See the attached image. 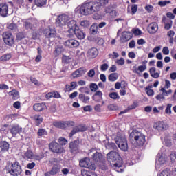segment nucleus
Segmentation results:
<instances>
[{
	"label": "nucleus",
	"instance_id": "a878e982",
	"mask_svg": "<svg viewBox=\"0 0 176 176\" xmlns=\"http://www.w3.org/2000/svg\"><path fill=\"white\" fill-rule=\"evenodd\" d=\"M33 109L37 112H41V111L46 109V104L45 103H36L33 106Z\"/></svg>",
	"mask_w": 176,
	"mask_h": 176
},
{
	"label": "nucleus",
	"instance_id": "e433bc0d",
	"mask_svg": "<svg viewBox=\"0 0 176 176\" xmlns=\"http://www.w3.org/2000/svg\"><path fill=\"white\" fill-rule=\"evenodd\" d=\"M63 52H64V48H63V46L59 45L55 49V51L54 52V54L55 57H57L58 56H60V54H61Z\"/></svg>",
	"mask_w": 176,
	"mask_h": 176
},
{
	"label": "nucleus",
	"instance_id": "bb28decb",
	"mask_svg": "<svg viewBox=\"0 0 176 176\" xmlns=\"http://www.w3.org/2000/svg\"><path fill=\"white\" fill-rule=\"evenodd\" d=\"M94 101L100 102L102 100V92L101 91H97L92 97Z\"/></svg>",
	"mask_w": 176,
	"mask_h": 176
},
{
	"label": "nucleus",
	"instance_id": "603ef678",
	"mask_svg": "<svg viewBox=\"0 0 176 176\" xmlns=\"http://www.w3.org/2000/svg\"><path fill=\"white\" fill-rule=\"evenodd\" d=\"M50 171L52 175H56V174L58 173V167H57V165H54Z\"/></svg>",
	"mask_w": 176,
	"mask_h": 176
},
{
	"label": "nucleus",
	"instance_id": "6ab92c4d",
	"mask_svg": "<svg viewBox=\"0 0 176 176\" xmlns=\"http://www.w3.org/2000/svg\"><path fill=\"white\" fill-rule=\"evenodd\" d=\"M80 131H86V128L85 126L78 125L77 126H75L69 135V137H70L71 138L74 135V134H76V133H79Z\"/></svg>",
	"mask_w": 176,
	"mask_h": 176
},
{
	"label": "nucleus",
	"instance_id": "c756f323",
	"mask_svg": "<svg viewBox=\"0 0 176 176\" xmlns=\"http://www.w3.org/2000/svg\"><path fill=\"white\" fill-rule=\"evenodd\" d=\"M54 97V98H61V95L58 91L50 92L46 94V98H52Z\"/></svg>",
	"mask_w": 176,
	"mask_h": 176
},
{
	"label": "nucleus",
	"instance_id": "7c9ffc66",
	"mask_svg": "<svg viewBox=\"0 0 176 176\" xmlns=\"http://www.w3.org/2000/svg\"><path fill=\"white\" fill-rule=\"evenodd\" d=\"M0 148L3 152L9 151V143L6 141H2L0 142Z\"/></svg>",
	"mask_w": 176,
	"mask_h": 176
},
{
	"label": "nucleus",
	"instance_id": "4be33fe9",
	"mask_svg": "<svg viewBox=\"0 0 176 176\" xmlns=\"http://www.w3.org/2000/svg\"><path fill=\"white\" fill-rule=\"evenodd\" d=\"M44 35H45L46 38H54L56 36V30L50 28L45 29Z\"/></svg>",
	"mask_w": 176,
	"mask_h": 176
},
{
	"label": "nucleus",
	"instance_id": "864d4df0",
	"mask_svg": "<svg viewBox=\"0 0 176 176\" xmlns=\"http://www.w3.org/2000/svg\"><path fill=\"white\" fill-rule=\"evenodd\" d=\"M8 29L11 30V31H17V25H16L15 23H10L8 25Z\"/></svg>",
	"mask_w": 176,
	"mask_h": 176
},
{
	"label": "nucleus",
	"instance_id": "c9c22d12",
	"mask_svg": "<svg viewBox=\"0 0 176 176\" xmlns=\"http://www.w3.org/2000/svg\"><path fill=\"white\" fill-rule=\"evenodd\" d=\"M90 32L93 35H96L98 32V25L97 23H94L90 28Z\"/></svg>",
	"mask_w": 176,
	"mask_h": 176
},
{
	"label": "nucleus",
	"instance_id": "393cba45",
	"mask_svg": "<svg viewBox=\"0 0 176 176\" xmlns=\"http://www.w3.org/2000/svg\"><path fill=\"white\" fill-rule=\"evenodd\" d=\"M163 21L164 23V30H166L167 31L171 30V28L173 27V21L171 19L164 18Z\"/></svg>",
	"mask_w": 176,
	"mask_h": 176
},
{
	"label": "nucleus",
	"instance_id": "f8f14e48",
	"mask_svg": "<svg viewBox=\"0 0 176 176\" xmlns=\"http://www.w3.org/2000/svg\"><path fill=\"white\" fill-rule=\"evenodd\" d=\"M70 152L72 153H78L79 152V140H74L69 144Z\"/></svg>",
	"mask_w": 176,
	"mask_h": 176
},
{
	"label": "nucleus",
	"instance_id": "ea45409f",
	"mask_svg": "<svg viewBox=\"0 0 176 176\" xmlns=\"http://www.w3.org/2000/svg\"><path fill=\"white\" fill-rule=\"evenodd\" d=\"M164 142H165L166 146H171V136H170V135H166L164 138Z\"/></svg>",
	"mask_w": 176,
	"mask_h": 176
},
{
	"label": "nucleus",
	"instance_id": "39448f33",
	"mask_svg": "<svg viewBox=\"0 0 176 176\" xmlns=\"http://www.w3.org/2000/svg\"><path fill=\"white\" fill-rule=\"evenodd\" d=\"M9 173L13 176H19L21 174V166L17 162H14L11 164V169Z\"/></svg>",
	"mask_w": 176,
	"mask_h": 176
},
{
	"label": "nucleus",
	"instance_id": "f257e3e1",
	"mask_svg": "<svg viewBox=\"0 0 176 176\" xmlns=\"http://www.w3.org/2000/svg\"><path fill=\"white\" fill-rule=\"evenodd\" d=\"M99 10H101L100 4L96 1H90L77 7L75 12L83 14V16H89V14H93Z\"/></svg>",
	"mask_w": 176,
	"mask_h": 176
},
{
	"label": "nucleus",
	"instance_id": "4d7b16f0",
	"mask_svg": "<svg viewBox=\"0 0 176 176\" xmlns=\"http://www.w3.org/2000/svg\"><path fill=\"white\" fill-rule=\"evenodd\" d=\"M90 89L92 91H97L98 89V85H97L96 83H91L90 85Z\"/></svg>",
	"mask_w": 176,
	"mask_h": 176
},
{
	"label": "nucleus",
	"instance_id": "338daca9",
	"mask_svg": "<svg viewBox=\"0 0 176 176\" xmlns=\"http://www.w3.org/2000/svg\"><path fill=\"white\" fill-rule=\"evenodd\" d=\"M170 160L172 162H174L176 160V154L175 152H172L170 155Z\"/></svg>",
	"mask_w": 176,
	"mask_h": 176
},
{
	"label": "nucleus",
	"instance_id": "052dcab7",
	"mask_svg": "<svg viewBox=\"0 0 176 176\" xmlns=\"http://www.w3.org/2000/svg\"><path fill=\"white\" fill-rule=\"evenodd\" d=\"M87 75L89 76V78H94V75H96V71H94V69H90L88 72Z\"/></svg>",
	"mask_w": 176,
	"mask_h": 176
},
{
	"label": "nucleus",
	"instance_id": "dca6fc26",
	"mask_svg": "<svg viewBox=\"0 0 176 176\" xmlns=\"http://www.w3.org/2000/svg\"><path fill=\"white\" fill-rule=\"evenodd\" d=\"M65 46L69 48L78 47L79 42L75 39H68L65 42Z\"/></svg>",
	"mask_w": 176,
	"mask_h": 176
},
{
	"label": "nucleus",
	"instance_id": "a19ab883",
	"mask_svg": "<svg viewBox=\"0 0 176 176\" xmlns=\"http://www.w3.org/2000/svg\"><path fill=\"white\" fill-rule=\"evenodd\" d=\"M33 156H34V153H32V151L28 150L25 153L23 157H24V159H32Z\"/></svg>",
	"mask_w": 176,
	"mask_h": 176
},
{
	"label": "nucleus",
	"instance_id": "f3484780",
	"mask_svg": "<svg viewBox=\"0 0 176 176\" xmlns=\"http://www.w3.org/2000/svg\"><path fill=\"white\" fill-rule=\"evenodd\" d=\"M23 132V128L19 125L15 124L10 129V133L13 137H16L17 134Z\"/></svg>",
	"mask_w": 176,
	"mask_h": 176
},
{
	"label": "nucleus",
	"instance_id": "37998d69",
	"mask_svg": "<svg viewBox=\"0 0 176 176\" xmlns=\"http://www.w3.org/2000/svg\"><path fill=\"white\" fill-rule=\"evenodd\" d=\"M46 2H47V0H34V3L38 7L45 6Z\"/></svg>",
	"mask_w": 176,
	"mask_h": 176
},
{
	"label": "nucleus",
	"instance_id": "1a4fd4ad",
	"mask_svg": "<svg viewBox=\"0 0 176 176\" xmlns=\"http://www.w3.org/2000/svg\"><path fill=\"white\" fill-rule=\"evenodd\" d=\"M49 147L54 153H63L64 152V148L61 147L57 142H52L50 144Z\"/></svg>",
	"mask_w": 176,
	"mask_h": 176
},
{
	"label": "nucleus",
	"instance_id": "7ed1b4c3",
	"mask_svg": "<svg viewBox=\"0 0 176 176\" xmlns=\"http://www.w3.org/2000/svg\"><path fill=\"white\" fill-rule=\"evenodd\" d=\"M114 140L118 148H120L121 151L126 152V151L129 149V145L127 144V139H126V137L122 135L120 133H118L114 137Z\"/></svg>",
	"mask_w": 176,
	"mask_h": 176
},
{
	"label": "nucleus",
	"instance_id": "49530a36",
	"mask_svg": "<svg viewBox=\"0 0 176 176\" xmlns=\"http://www.w3.org/2000/svg\"><path fill=\"white\" fill-rule=\"evenodd\" d=\"M109 96L110 98H112V100H119L120 98V96H119V94L116 92H111L109 94Z\"/></svg>",
	"mask_w": 176,
	"mask_h": 176
},
{
	"label": "nucleus",
	"instance_id": "2eb2a0df",
	"mask_svg": "<svg viewBox=\"0 0 176 176\" xmlns=\"http://www.w3.org/2000/svg\"><path fill=\"white\" fill-rule=\"evenodd\" d=\"M9 12V7L6 3L0 4V16L2 17H6L8 16V13Z\"/></svg>",
	"mask_w": 176,
	"mask_h": 176
},
{
	"label": "nucleus",
	"instance_id": "09e8293b",
	"mask_svg": "<svg viewBox=\"0 0 176 176\" xmlns=\"http://www.w3.org/2000/svg\"><path fill=\"white\" fill-rule=\"evenodd\" d=\"M34 120L37 124H41L43 122V118L41 116H35Z\"/></svg>",
	"mask_w": 176,
	"mask_h": 176
},
{
	"label": "nucleus",
	"instance_id": "6e6552de",
	"mask_svg": "<svg viewBox=\"0 0 176 176\" xmlns=\"http://www.w3.org/2000/svg\"><path fill=\"white\" fill-rule=\"evenodd\" d=\"M80 167H85V168H89V170H96L95 164H90V159L85 157L80 161Z\"/></svg>",
	"mask_w": 176,
	"mask_h": 176
},
{
	"label": "nucleus",
	"instance_id": "9b49d317",
	"mask_svg": "<svg viewBox=\"0 0 176 176\" xmlns=\"http://www.w3.org/2000/svg\"><path fill=\"white\" fill-rule=\"evenodd\" d=\"M68 32L69 34H74L76 30H79V26L76 23V21L72 20L67 23Z\"/></svg>",
	"mask_w": 176,
	"mask_h": 176
},
{
	"label": "nucleus",
	"instance_id": "774afa93",
	"mask_svg": "<svg viewBox=\"0 0 176 176\" xmlns=\"http://www.w3.org/2000/svg\"><path fill=\"white\" fill-rule=\"evenodd\" d=\"M94 109L96 112H101V104H98L95 105Z\"/></svg>",
	"mask_w": 176,
	"mask_h": 176
},
{
	"label": "nucleus",
	"instance_id": "72a5a7b5",
	"mask_svg": "<svg viewBox=\"0 0 176 176\" xmlns=\"http://www.w3.org/2000/svg\"><path fill=\"white\" fill-rule=\"evenodd\" d=\"M78 86V84L76 82H72L70 85H66V91H71L72 90H74L75 87Z\"/></svg>",
	"mask_w": 176,
	"mask_h": 176
},
{
	"label": "nucleus",
	"instance_id": "bf43d9fd",
	"mask_svg": "<svg viewBox=\"0 0 176 176\" xmlns=\"http://www.w3.org/2000/svg\"><path fill=\"white\" fill-rule=\"evenodd\" d=\"M145 10L148 13H152V12H153V6L147 5L145 6Z\"/></svg>",
	"mask_w": 176,
	"mask_h": 176
},
{
	"label": "nucleus",
	"instance_id": "2f4dec72",
	"mask_svg": "<svg viewBox=\"0 0 176 176\" xmlns=\"http://www.w3.org/2000/svg\"><path fill=\"white\" fill-rule=\"evenodd\" d=\"M74 34H75L76 36L78 39H85V33H83L82 30L79 29V28L75 32H74Z\"/></svg>",
	"mask_w": 176,
	"mask_h": 176
},
{
	"label": "nucleus",
	"instance_id": "aec40b11",
	"mask_svg": "<svg viewBox=\"0 0 176 176\" xmlns=\"http://www.w3.org/2000/svg\"><path fill=\"white\" fill-rule=\"evenodd\" d=\"M87 56L89 58H96V56H98V50L95 47L91 48L88 50Z\"/></svg>",
	"mask_w": 176,
	"mask_h": 176
},
{
	"label": "nucleus",
	"instance_id": "c03bdc74",
	"mask_svg": "<svg viewBox=\"0 0 176 176\" xmlns=\"http://www.w3.org/2000/svg\"><path fill=\"white\" fill-rule=\"evenodd\" d=\"M80 25L82 28H87L90 27V21L87 20H82L80 22Z\"/></svg>",
	"mask_w": 176,
	"mask_h": 176
},
{
	"label": "nucleus",
	"instance_id": "69168bd1",
	"mask_svg": "<svg viewBox=\"0 0 176 176\" xmlns=\"http://www.w3.org/2000/svg\"><path fill=\"white\" fill-rule=\"evenodd\" d=\"M81 175H82V176H91L90 175V172L86 170V169H82L81 170Z\"/></svg>",
	"mask_w": 176,
	"mask_h": 176
},
{
	"label": "nucleus",
	"instance_id": "13d9d810",
	"mask_svg": "<svg viewBox=\"0 0 176 176\" xmlns=\"http://www.w3.org/2000/svg\"><path fill=\"white\" fill-rule=\"evenodd\" d=\"M162 53L165 56H168L170 54V50H168V47H164L162 49Z\"/></svg>",
	"mask_w": 176,
	"mask_h": 176
},
{
	"label": "nucleus",
	"instance_id": "680f3d73",
	"mask_svg": "<svg viewBox=\"0 0 176 176\" xmlns=\"http://www.w3.org/2000/svg\"><path fill=\"white\" fill-rule=\"evenodd\" d=\"M65 123V129L66 126H68L69 127H71V126H75V122L74 121H66L64 122Z\"/></svg>",
	"mask_w": 176,
	"mask_h": 176
},
{
	"label": "nucleus",
	"instance_id": "79ce46f5",
	"mask_svg": "<svg viewBox=\"0 0 176 176\" xmlns=\"http://www.w3.org/2000/svg\"><path fill=\"white\" fill-rule=\"evenodd\" d=\"M54 127H57V129H65V124L64 122H54Z\"/></svg>",
	"mask_w": 176,
	"mask_h": 176
},
{
	"label": "nucleus",
	"instance_id": "f704fd0d",
	"mask_svg": "<svg viewBox=\"0 0 176 176\" xmlns=\"http://www.w3.org/2000/svg\"><path fill=\"white\" fill-rule=\"evenodd\" d=\"M8 94L12 97V100H17L20 97L19 92L16 90L10 91Z\"/></svg>",
	"mask_w": 176,
	"mask_h": 176
},
{
	"label": "nucleus",
	"instance_id": "0e129e2a",
	"mask_svg": "<svg viewBox=\"0 0 176 176\" xmlns=\"http://www.w3.org/2000/svg\"><path fill=\"white\" fill-rule=\"evenodd\" d=\"M133 32L134 35H141L142 34V32L141 31V30H140L138 28L133 29Z\"/></svg>",
	"mask_w": 176,
	"mask_h": 176
},
{
	"label": "nucleus",
	"instance_id": "c85d7f7f",
	"mask_svg": "<svg viewBox=\"0 0 176 176\" xmlns=\"http://www.w3.org/2000/svg\"><path fill=\"white\" fill-rule=\"evenodd\" d=\"M23 25L26 30H34L35 28V24L31 21H24Z\"/></svg>",
	"mask_w": 176,
	"mask_h": 176
},
{
	"label": "nucleus",
	"instance_id": "3c124183",
	"mask_svg": "<svg viewBox=\"0 0 176 176\" xmlns=\"http://www.w3.org/2000/svg\"><path fill=\"white\" fill-rule=\"evenodd\" d=\"M37 134L38 137H42V135H46L47 132H46V130L41 129L38 130Z\"/></svg>",
	"mask_w": 176,
	"mask_h": 176
},
{
	"label": "nucleus",
	"instance_id": "5fc2aeb1",
	"mask_svg": "<svg viewBox=\"0 0 176 176\" xmlns=\"http://www.w3.org/2000/svg\"><path fill=\"white\" fill-rule=\"evenodd\" d=\"M58 142L60 145H67V144H68V140L64 138H60L58 139Z\"/></svg>",
	"mask_w": 176,
	"mask_h": 176
},
{
	"label": "nucleus",
	"instance_id": "4468645a",
	"mask_svg": "<svg viewBox=\"0 0 176 176\" xmlns=\"http://www.w3.org/2000/svg\"><path fill=\"white\" fill-rule=\"evenodd\" d=\"M166 155H164V154H160V153H158L157 156L155 168H159V164L160 166H162V164H164V163H166Z\"/></svg>",
	"mask_w": 176,
	"mask_h": 176
},
{
	"label": "nucleus",
	"instance_id": "0eeeda50",
	"mask_svg": "<svg viewBox=\"0 0 176 176\" xmlns=\"http://www.w3.org/2000/svg\"><path fill=\"white\" fill-rule=\"evenodd\" d=\"M3 39L6 45H8V46H12L14 43V37L9 32H5L3 34Z\"/></svg>",
	"mask_w": 176,
	"mask_h": 176
},
{
	"label": "nucleus",
	"instance_id": "a211bd4d",
	"mask_svg": "<svg viewBox=\"0 0 176 176\" xmlns=\"http://www.w3.org/2000/svg\"><path fill=\"white\" fill-rule=\"evenodd\" d=\"M85 72H87V69L84 67H81L76 70L73 74L72 76L75 79V78H80L82 75H85Z\"/></svg>",
	"mask_w": 176,
	"mask_h": 176
},
{
	"label": "nucleus",
	"instance_id": "f03ea898",
	"mask_svg": "<svg viewBox=\"0 0 176 176\" xmlns=\"http://www.w3.org/2000/svg\"><path fill=\"white\" fill-rule=\"evenodd\" d=\"M129 137L131 140H133L135 146H142L146 141L145 140V135L138 131H132Z\"/></svg>",
	"mask_w": 176,
	"mask_h": 176
},
{
	"label": "nucleus",
	"instance_id": "5701e85b",
	"mask_svg": "<svg viewBox=\"0 0 176 176\" xmlns=\"http://www.w3.org/2000/svg\"><path fill=\"white\" fill-rule=\"evenodd\" d=\"M93 160L96 163H104V158L102 157V154L100 153H96L93 155Z\"/></svg>",
	"mask_w": 176,
	"mask_h": 176
},
{
	"label": "nucleus",
	"instance_id": "ddd939ff",
	"mask_svg": "<svg viewBox=\"0 0 176 176\" xmlns=\"http://www.w3.org/2000/svg\"><path fill=\"white\" fill-rule=\"evenodd\" d=\"M159 30V25H157V23L153 22L150 23L147 28V31L152 35L153 34H156L157 32V30Z\"/></svg>",
	"mask_w": 176,
	"mask_h": 176
},
{
	"label": "nucleus",
	"instance_id": "cd10ccee",
	"mask_svg": "<svg viewBox=\"0 0 176 176\" xmlns=\"http://www.w3.org/2000/svg\"><path fill=\"white\" fill-rule=\"evenodd\" d=\"M150 75L152 78L157 79L160 76V73L156 72V67H151L149 69Z\"/></svg>",
	"mask_w": 176,
	"mask_h": 176
},
{
	"label": "nucleus",
	"instance_id": "412c9836",
	"mask_svg": "<svg viewBox=\"0 0 176 176\" xmlns=\"http://www.w3.org/2000/svg\"><path fill=\"white\" fill-rule=\"evenodd\" d=\"M104 144L105 145L106 149H109V151H115L118 149V146L113 142H109L108 140H104Z\"/></svg>",
	"mask_w": 176,
	"mask_h": 176
},
{
	"label": "nucleus",
	"instance_id": "b1692460",
	"mask_svg": "<svg viewBox=\"0 0 176 176\" xmlns=\"http://www.w3.org/2000/svg\"><path fill=\"white\" fill-rule=\"evenodd\" d=\"M132 35L133 34L130 32H124L121 37L122 42H127L128 41H130L132 38Z\"/></svg>",
	"mask_w": 176,
	"mask_h": 176
},
{
	"label": "nucleus",
	"instance_id": "8fccbe9b",
	"mask_svg": "<svg viewBox=\"0 0 176 176\" xmlns=\"http://www.w3.org/2000/svg\"><path fill=\"white\" fill-rule=\"evenodd\" d=\"M169 3H171L170 1H164L158 2L159 6H161V8H164V6H166V5H169Z\"/></svg>",
	"mask_w": 176,
	"mask_h": 176
},
{
	"label": "nucleus",
	"instance_id": "473e14b6",
	"mask_svg": "<svg viewBox=\"0 0 176 176\" xmlns=\"http://www.w3.org/2000/svg\"><path fill=\"white\" fill-rule=\"evenodd\" d=\"M119 78V74L118 73H111L109 76L108 79L110 82H116Z\"/></svg>",
	"mask_w": 176,
	"mask_h": 176
},
{
	"label": "nucleus",
	"instance_id": "58836bf2",
	"mask_svg": "<svg viewBox=\"0 0 176 176\" xmlns=\"http://www.w3.org/2000/svg\"><path fill=\"white\" fill-rule=\"evenodd\" d=\"M159 176H171V169L166 168L163 170Z\"/></svg>",
	"mask_w": 176,
	"mask_h": 176
},
{
	"label": "nucleus",
	"instance_id": "423d86ee",
	"mask_svg": "<svg viewBox=\"0 0 176 176\" xmlns=\"http://www.w3.org/2000/svg\"><path fill=\"white\" fill-rule=\"evenodd\" d=\"M153 129L159 133H163L168 129V125L164 121H158L153 124Z\"/></svg>",
	"mask_w": 176,
	"mask_h": 176
},
{
	"label": "nucleus",
	"instance_id": "e2e57ef3",
	"mask_svg": "<svg viewBox=\"0 0 176 176\" xmlns=\"http://www.w3.org/2000/svg\"><path fill=\"white\" fill-rule=\"evenodd\" d=\"M118 65H124V58H120L116 60Z\"/></svg>",
	"mask_w": 176,
	"mask_h": 176
},
{
	"label": "nucleus",
	"instance_id": "a18cd8bd",
	"mask_svg": "<svg viewBox=\"0 0 176 176\" xmlns=\"http://www.w3.org/2000/svg\"><path fill=\"white\" fill-rule=\"evenodd\" d=\"M10 58H12V55L10 54H6L1 56L0 61H8Z\"/></svg>",
	"mask_w": 176,
	"mask_h": 176
},
{
	"label": "nucleus",
	"instance_id": "6e6d98bb",
	"mask_svg": "<svg viewBox=\"0 0 176 176\" xmlns=\"http://www.w3.org/2000/svg\"><path fill=\"white\" fill-rule=\"evenodd\" d=\"M171 107H173V104H168L166 106V109L165 110L166 113L167 115H171Z\"/></svg>",
	"mask_w": 176,
	"mask_h": 176
},
{
	"label": "nucleus",
	"instance_id": "de8ad7c7",
	"mask_svg": "<svg viewBox=\"0 0 176 176\" xmlns=\"http://www.w3.org/2000/svg\"><path fill=\"white\" fill-rule=\"evenodd\" d=\"M161 91L164 94V96L168 97L171 93H173V90L169 89L168 91L166 90V88H162Z\"/></svg>",
	"mask_w": 176,
	"mask_h": 176
},
{
	"label": "nucleus",
	"instance_id": "4c0bfd02",
	"mask_svg": "<svg viewBox=\"0 0 176 176\" xmlns=\"http://www.w3.org/2000/svg\"><path fill=\"white\" fill-rule=\"evenodd\" d=\"M79 99L82 101L84 104H87L89 102V100H90V97L85 96L83 94H79Z\"/></svg>",
	"mask_w": 176,
	"mask_h": 176
},
{
	"label": "nucleus",
	"instance_id": "9d476101",
	"mask_svg": "<svg viewBox=\"0 0 176 176\" xmlns=\"http://www.w3.org/2000/svg\"><path fill=\"white\" fill-rule=\"evenodd\" d=\"M69 20V16L68 15L63 14L62 15H60L58 17V20L56 21V25H58L59 27H63V25H65L67 24V21Z\"/></svg>",
	"mask_w": 176,
	"mask_h": 176
},
{
	"label": "nucleus",
	"instance_id": "20e7f679",
	"mask_svg": "<svg viewBox=\"0 0 176 176\" xmlns=\"http://www.w3.org/2000/svg\"><path fill=\"white\" fill-rule=\"evenodd\" d=\"M120 155L118 151H111L107 154V160L109 163H114V167H122L120 162Z\"/></svg>",
	"mask_w": 176,
	"mask_h": 176
}]
</instances>
